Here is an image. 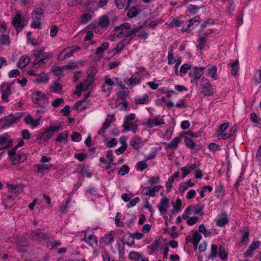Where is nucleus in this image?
Masks as SVG:
<instances>
[{
	"label": "nucleus",
	"mask_w": 261,
	"mask_h": 261,
	"mask_svg": "<svg viewBox=\"0 0 261 261\" xmlns=\"http://www.w3.org/2000/svg\"><path fill=\"white\" fill-rule=\"evenodd\" d=\"M32 101L34 104H37L42 110H37V112H43L49 103L48 98L46 95L40 91H34L32 95Z\"/></svg>",
	"instance_id": "nucleus-1"
},
{
	"label": "nucleus",
	"mask_w": 261,
	"mask_h": 261,
	"mask_svg": "<svg viewBox=\"0 0 261 261\" xmlns=\"http://www.w3.org/2000/svg\"><path fill=\"white\" fill-rule=\"evenodd\" d=\"M29 237L32 240L41 242L44 240H53V236L49 233L43 232L41 229H38L32 231L29 235Z\"/></svg>",
	"instance_id": "nucleus-2"
},
{
	"label": "nucleus",
	"mask_w": 261,
	"mask_h": 261,
	"mask_svg": "<svg viewBox=\"0 0 261 261\" xmlns=\"http://www.w3.org/2000/svg\"><path fill=\"white\" fill-rule=\"evenodd\" d=\"M43 17L44 12L43 9L40 8H36L32 12L33 22L31 24V27L34 29H40L41 28L40 20Z\"/></svg>",
	"instance_id": "nucleus-3"
},
{
	"label": "nucleus",
	"mask_w": 261,
	"mask_h": 261,
	"mask_svg": "<svg viewBox=\"0 0 261 261\" xmlns=\"http://www.w3.org/2000/svg\"><path fill=\"white\" fill-rule=\"evenodd\" d=\"M60 127V126H55L50 125L49 127L46 128L44 131L40 134V136L37 138V140L46 141L49 140L54 133L59 132Z\"/></svg>",
	"instance_id": "nucleus-4"
},
{
	"label": "nucleus",
	"mask_w": 261,
	"mask_h": 261,
	"mask_svg": "<svg viewBox=\"0 0 261 261\" xmlns=\"http://www.w3.org/2000/svg\"><path fill=\"white\" fill-rule=\"evenodd\" d=\"M205 67H194L193 68V70L191 71L189 73V75L190 78V81L192 83L197 84L198 81L200 79L201 75L203 74Z\"/></svg>",
	"instance_id": "nucleus-5"
},
{
	"label": "nucleus",
	"mask_w": 261,
	"mask_h": 261,
	"mask_svg": "<svg viewBox=\"0 0 261 261\" xmlns=\"http://www.w3.org/2000/svg\"><path fill=\"white\" fill-rule=\"evenodd\" d=\"M14 84V82L8 84L7 83H3L1 85V89L2 92V95L1 96V98L3 100L8 102L9 99L8 97L12 94V92L11 91V87L12 85Z\"/></svg>",
	"instance_id": "nucleus-6"
},
{
	"label": "nucleus",
	"mask_w": 261,
	"mask_h": 261,
	"mask_svg": "<svg viewBox=\"0 0 261 261\" xmlns=\"http://www.w3.org/2000/svg\"><path fill=\"white\" fill-rule=\"evenodd\" d=\"M12 24L16 28V34L18 35L25 25L20 13H17L16 14L13 19Z\"/></svg>",
	"instance_id": "nucleus-7"
},
{
	"label": "nucleus",
	"mask_w": 261,
	"mask_h": 261,
	"mask_svg": "<svg viewBox=\"0 0 261 261\" xmlns=\"http://www.w3.org/2000/svg\"><path fill=\"white\" fill-rule=\"evenodd\" d=\"M142 28L143 25H142L129 31H123V30H120V31L118 33L117 36L119 38L127 37L132 39L136 33L139 32Z\"/></svg>",
	"instance_id": "nucleus-8"
},
{
	"label": "nucleus",
	"mask_w": 261,
	"mask_h": 261,
	"mask_svg": "<svg viewBox=\"0 0 261 261\" xmlns=\"http://www.w3.org/2000/svg\"><path fill=\"white\" fill-rule=\"evenodd\" d=\"M22 117L21 114H17L14 115L11 113L9 115L4 117L6 123L4 124V126H9L13 123H17V121Z\"/></svg>",
	"instance_id": "nucleus-9"
},
{
	"label": "nucleus",
	"mask_w": 261,
	"mask_h": 261,
	"mask_svg": "<svg viewBox=\"0 0 261 261\" xmlns=\"http://www.w3.org/2000/svg\"><path fill=\"white\" fill-rule=\"evenodd\" d=\"M169 206V199L166 197H164L161 199L160 202L158 205V208L161 214L164 215L167 212Z\"/></svg>",
	"instance_id": "nucleus-10"
},
{
	"label": "nucleus",
	"mask_w": 261,
	"mask_h": 261,
	"mask_svg": "<svg viewBox=\"0 0 261 261\" xmlns=\"http://www.w3.org/2000/svg\"><path fill=\"white\" fill-rule=\"evenodd\" d=\"M260 245L261 242L260 241H253L249 246L248 250L244 253L245 256H251L252 255L253 252L259 247Z\"/></svg>",
	"instance_id": "nucleus-11"
},
{
	"label": "nucleus",
	"mask_w": 261,
	"mask_h": 261,
	"mask_svg": "<svg viewBox=\"0 0 261 261\" xmlns=\"http://www.w3.org/2000/svg\"><path fill=\"white\" fill-rule=\"evenodd\" d=\"M205 83L202 85V93L205 96H211L213 91L212 89V85L207 80H205Z\"/></svg>",
	"instance_id": "nucleus-12"
},
{
	"label": "nucleus",
	"mask_w": 261,
	"mask_h": 261,
	"mask_svg": "<svg viewBox=\"0 0 261 261\" xmlns=\"http://www.w3.org/2000/svg\"><path fill=\"white\" fill-rule=\"evenodd\" d=\"M136 118V115L134 113H131L128 115H126L124 118V121L123 124V127L126 131L130 130V126H128L127 124H130V121L134 120Z\"/></svg>",
	"instance_id": "nucleus-13"
},
{
	"label": "nucleus",
	"mask_w": 261,
	"mask_h": 261,
	"mask_svg": "<svg viewBox=\"0 0 261 261\" xmlns=\"http://www.w3.org/2000/svg\"><path fill=\"white\" fill-rule=\"evenodd\" d=\"M37 77L33 80L34 82L37 84L47 83L49 80L48 75L44 72L37 75Z\"/></svg>",
	"instance_id": "nucleus-14"
},
{
	"label": "nucleus",
	"mask_w": 261,
	"mask_h": 261,
	"mask_svg": "<svg viewBox=\"0 0 261 261\" xmlns=\"http://www.w3.org/2000/svg\"><path fill=\"white\" fill-rule=\"evenodd\" d=\"M229 222L227 215L225 213L222 214L217 220L216 224L219 227H222Z\"/></svg>",
	"instance_id": "nucleus-15"
},
{
	"label": "nucleus",
	"mask_w": 261,
	"mask_h": 261,
	"mask_svg": "<svg viewBox=\"0 0 261 261\" xmlns=\"http://www.w3.org/2000/svg\"><path fill=\"white\" fill-rule=\"evenodd\" d=\"M182 137L183 135H180L178 137L174 138L170 143L166 144V147L168 148H176L178 146V143L180 142Z\"/></svg>",
	"instance_id": "nucleus-16"
},
{
	"label": "nucleus",
	"mask_w": 261,
	"mask_h": 261,
	"mask_svg": "<svg viewBox=\"0 0 261 261\" xmlns=\"http://www.w3.org/2000/svg\"><path fill=\"white\" fill-rule=\"evenodd\" d=\"M142 143V139L138 137H134L132 138L129 142L130 145L135 149H139L141 146L140 144Z\"/></svg>",
	"instance_id": "nucleus-17"
},
{
	"label": "nucleus",
	"mask_w": 261,
	"mask_h": 261,
	"mask_svg": "<svg viewBox=\"0 0 261 261\" xmlns=\"http://www.w3.org/2000/svg\"><path fill=\"white\" fill-rule=\"evenodd\" d=\"M189 27H191L192 30H193L197 27L201 21L199 15H196L194 18L189 19Z\"/></svg>",
	"instance_id": "nucleus-18"
},
{
	"label": "nucleus",
	"mask_w": 261,
	"mask_h": 261,
	"mask_svg": "<svg viewBox=\"0 0 261 261\" xmlns=\"http://www.w3.org/2000/svg\"><path fill=\"white\" fill-rule=\"evenodd\" d=\"M124 82L128 85L129 86L134 87L137 84H139L140 82V80L137 77H134V75H132L130 78H126L124 80Z\"/></svg>",
	"instance_id": "nucleus-19"
},
{
	"label": "nucleus",
	"mask_w": 261,
	"mask_h": 261,
	"mask_svg": "<svg viewBox=\"0 0 261 261\" xmlns=\"http://www.w3.org/2000/svg\"><path fill=\"white\" fill-rule=\"evenodd\" d=\"M90 94V92H88V93H86L84 97V98L83 99L80 100H79V101H78L77 102H76L75 106H76V109H77V110L80 111H82L84 110L85 109H86L87 108V106H83L82 107L81 106H82V104H83V103L85 102L86 99L89 97Z\"/></svg>",
	"instance_id": "nucleus-20"
},
{
	"label": "nucleus",
	"mask_w": 261,
	"mask_h": 261,
	"mask_svg": "<svg viewBox=\"0 0 261 261\" xmlns=\"http://www.w3.org/2000/svg\"><path fill=\"white\" fill-rule=\"evenodd\" d=\"M130 43V41H128L126 42L125 39H124L120 42H119L116 45V46L113 49V51L114 52V54H116L120 51L126 45L129 44Z\"/></svg>",
	"instance_id": "nucleus-21"
},
{
	"label": "nucleus",
	"mask_w": 261,
	"mask_h": 261,
	"mask_svg": "<svg viewBox=\"0 0 261 261\" xmlns=\"http://www.w3.org/2000/svg\"><path fill=\"white\" fill-rule=\"evenodd\" d=\"M83 241H85L87 243H88L91 246H93L94 245H95V246L97 245L96 238L93 234H90L87 238L86 237V235L85 234L84 238L83 239Z\"/></svg>",
	"instance_id": "nucleus-22"
},
{
	"label": "nucleus",
	"mask_w": 261,
	"mask_h": 261,
	"mask_svg": "<svg viewBox=\"0 0 261 261\" xmlns=\"http://www.w3.org/2000/svg\"><path fill=\"white\" fill-rule=\"evenodd\" d=\"M30 60L29 57L22 56L17 64V67L21 69L24 68L30 62Z\"/></svg>",
	"instance_id": "nucleus-23"
},
{
	"label": "nucleus",
	"mask_w": 261,
	"mask_h": 261,
	"mask_svg": "<svg viewBox=\"0 0 261 261\" xmlns=\"http://www.w3.org/2000/svg\"><path fill=\"white\" fill-rule=\"evenodd\" d=\"M14 203L15 202L13 201L12 196L10 195H8L3 200V204L6 209L11 207Z\"/></svg>",
	"instance_id": "nucleus-24"
},
{
	"label": "nucleus",
	"mask_w": 261,
	"mask_h": 261,
	"mask_svg": "<svg viewBox=\"0 0 261 261\" xmlns=\"http://www.w3.org/2000/svg\"><path fill=\"white\" fill-rule=\"evenodd\" d=\"M110 23V20L108 16H102L98 21V25L102 28H107Z\"/></svg>",
	"instance_id": "nucleus-25"
},
{
	"label": "nucleus",
	"mask_w": 261,
	"mask_h": 261,
	"mask_svg": "<svg viewBox=\"0 0 261 261\" xmlns=\"http://www.w3.org/2000/svg\"><path fill=\"white\" fill-rule=\"evenodd\" d=\"M162 241V238H159L158 239L155 240L153 243L151 245V252H149L150 254H152L153 252L158 250V249L161 244V242Z\"/></svg>",
	"instance_id": "nucleus-26"
},
{
	"label": "nucleus",
	"mask_w": 261,
	"mask_h": 261,
	"mask_svg": "<svg viewBox=\"0 0 261 261\" xmlns=\"http://www.w3.org/2000/svg\"><path fill=\"white\" fill-rule=\"evenodd\" d=\"M126 236H124L123 239L121 240V241L122 242V244H121L120 243L117 242V248L118 250L119 251V255L121 257H123L124 254V245L125 244V242L124 241V239H125Z\"/></svg>",
	"instance_id": "nucleus-27"
},
{
	"label": "nucleus",
	"mask_w": 261,
	"mask_h": 261,
	"mask_svg": "<svg viewBox=\"0 0 261 261\" xmlns=\"http://www.w3.org/2000/svg\"><path fill=\"white\" fill-rule=\"evenodd\" d=\"M67 138L68 132L66 130L59 133L55 141L58 142H65L66 143L67 142Z\"/></svg>",
	"instance_id": "nucleus-28"
},
{
	"label": "nucleus",
	"mask_w": 261,
	"mask_h": 261,
	"mask_svg": "<svg viewBox=\"0 0 261 261\" xmlns=\"http://www.w3.org/2000/svg\"><path fill=\"white\" fill-rule=\"evenodd\" d=\"M114 240V237L112 234L108 233L101 238V241L106 245L112 243Z\"/></svg>",
	"instance_id": "nucleus-29"
},
{
	"label": "nucleus",
	"mask_w": 261,
	"mask_h": 261,
	"mask_svg": "<svg viewBox=\"0 0 261 261\" xmlns=\"http://www.w3.org/2000/svg\"><path fill=\"white\" fill-rule=\"evenodd\" d=\"M23 189V187L21 185H10L9 187V190L12 193L15 194H18L20 193Z\"/></svg>",
	"instance_id": "nucleus-30"
},
{
	"label": "nucleus",
	"mask_w": 261,
	"mask_h": 261,
	"mask_svg": "<svg viewBox=\"0 0 261 261\" xmlns=\"http://www.w3.org/2000/svg\"><path fill=\"white\" fill-rule=\"evenodd\" d=\"M60 80V78L58 79V80L56 81L53 85L50 86V88L53 89V91L55 93H59L62 90V86L59 83Z\"/></svg>",
	"instance_id": "nucleus-31"
},
{
	"label": "nucleus",
	"mask_w": 261,
	"mask_h": 261,
	"mask_svg": "<svg viewBox=\"0 0 261 261\" xmlns=\"http://www.w3.org/2000/svg\"><path fill=\"white\" fill-rule=\"evenodd\" d=\"M182 138H184L185 144L188 148L193 149L195 147L196 144L191 138L184 135Z\"/></svg>",
	"instance_id": "nucleus-32"
},
{
	"label": "nucleus",
	"mask_w": 261,
	"mask_h": 261,
	"mask_svg": "<svg viewBox=\"0 0 261 261\" xmlns=\"http://www.w3.org/2000/svg\"><path fill=\"white\" fill-rule=\"evenodd\" d=\"M109 42H103L100 46L97 48L95 54L97 55H100L108 48Z\"/></svg>",
	"instance_id": "nucleus-33"
},
{
	"label": "nucleus",
	"mask_w": 261,
	"mask_h": 261,
	"mask_svg": "<svg viewBox=\"0 0 261 261\" xmlns=\"http://www.w3.org/2000/svg\"><path fill=\"white\" fill-rule=\"evenodd\" d=\"M139 13V11H138V9L136 7H132L130 8L127 14V16L129 18H132L133 17H136Z\"/></svg>",
	"instance_id": "nucleus-34"
},
{
	"label": "nucleus",
	"mask_w": 261,
	"mask_h": 261,
	"mask_svg": "<svg viewBox=\"0 0 261 261\" xmlns=\"http://www.w3.org/2000/svg\"><path fill=\"white\" fill-rule=\"evenodd\" d=\"M135 102L137 105L147 104L149 102V97L147 94H144L142 98L136 99Z\"/></svg>",
	"instance_id": "nucleus-35"
},
{
	"label": "nucleus",
	"mask_w": 261,
	"mask_h": 261,
	"mask_svg": "<svg viewBox=\"0 0 261 261\" xmlns=\"http://www.w3.org/2000/svg\"><path fill=\"white\" fill-rule=\"evenodd\" d=\"M219 256L222 260H224L227 258L228 256L227 252L225 250L224 247L221 245L219 248Z\"/></svg>",
	"instance_id": "nucleus-36"
},
{
	"label": "nucleus",
	"mask_w": 261,
	"mask_h": 261,
	"mask_svg": "<svg viewBox=\"0 0 261 261\" xmlns=\"http://www.w3.org/2000/svg\"><path fill=\"white\" fill-rule=\"evenodd\" d=\"M182 21L180 20L178 18H173L169 22V27L170 28L179 27Z\"/></svg>",
	"instance_id": "nucleus-37"
},
{
	"label": "nucleus",
	"mask_w": 261,
	"mask_h": 261,
	"mask_svg": "<svg viewBox=\"0 0 261 261\" xmlns=\"http://www.w3.org/2000/svg\"><path fill=\"white\" fill-rule=\"evenodd\" d=\"M129 92L127 89H124L123 91H119L117 93V97L121 100H124L129 95Z\"/></svg>",
	"instance_id": "nucleus-38"
},
{
	"label": "nucleus",
	"mask_w": 261,
	"mask_h": 261,
	"mask_svg": "<svg viewBox=\"0 0 261 261\" xmlns=\"http://www.w3.org/2000/svg\"><path fill=\"white\" fill-rule=\"evenodd\" d=\"M129 171V167L126 165H123L120 167V170L118 171V173L122 176H124L128 173Z\"/></svg>",
	"instance_id": "nucleus-39"
},
{
	"label": "nucleus",
	"mask_w": 261,
	"mask_h": 261,
	"mask_svg": "<svg viewBox=\"0 0 261 261\" xmlns=\"http://www.w3.org/2000/svg\"><path fill=\"white\" fill-rule=\"evenodd\" d=\"M9 137L10 136L7 133L4 134L3 135L0 136V145L3 146L2 148H4V146L6 145L7 140Z\"/></svg>",
	"instance_id": "nucleus-40"
},
{
	"label": "nucleus",
	"mask_w": 261,
	"mask_h": 261,
	"mask_svg": "<svg viewBox=\"0 0 261 261\" xmlns=\"http://www.w3.org/2000/svg\"><path fill=\"white\" fill-rule=\"evenodd\" d=\"M208 75L214 80L217 79L216 77V73H217V67L216 66H213L208 68Z\"/></svg>",
	"instance_id": "nucleus-41"
},
{
	"label": "nucleus",
	"mask_w": 261,
	"mask_h": 261,
	"mask_svg": "<svg viewBox=\"0 0 261 261\" xmlns=\"http://www.w3.org/2000/svg\"><path fill=\"white\" fill-rule=\"evenodd\" d=\"M96 72V69L94 67H91L90 73H88V81L90 84L92 83L94 81V77Z\"/></svg>",
	"instance_id": "nucleus-42"
},
{
	"label": "nucleus",
	"mask_w": 261,
	"mask_h": 261,
	"mask_svg": "<svg viewBox=\"0 0 261 261\" xmlns=\"http://www.w3.org/2000/svg\"><path fill=\"white\" fill-rule=\"evenodd\" d=\"M37 167L38 172H43L44 170H48L50 169V166L46 164H36L35 165Z\"/></svg>",
	"instance_id": "nucleus-43"
},
{
	"label": "nucleus",
	"mask_w": 261,
	"mask_h": 261,
	"mask_svg": "<svg viewBox=\"0 0 261 261\" xmlns=\"http://www.w3.org/2000/svg\"><path fill=\"white\" fill-rule=\"evenodd\" d=\"M131 28V25L129 23L125 22L120 24L119 26L116 27L114 29V31L117 32L120 30H123L124 29H129Z\"/></svg>",
	"instance_id": "nucleus-44"
},
{
	"label": "nucleus",
	"mask_w": 261,
	"mask_h": 261,
	"mask_svg": "<svg viewBox=\"0 0 261 261\" xmlns=\"http://www.w3.org/2000/svg\"><path fill=\"white\" fill-rule=\"evenodd\" d=\"M129 258L131 260L138 261L141 258V254L138 252L131 251L129 254Z\"/></svg>",
	"instance_id": "nucleus-45"
},
{
	"label": "nucleus",
	"mask_w": 261,
	"mask_h": 261,
	"mask_svg": "<svg viewBox=\"0 0 261 261\" xmlns=\"http://www.w3.org/2000/svg\"><path fill=\"white\" fill-rule=\"evenodd\" d=\"M206 38L205 37H200L198 39L197 41L198 42V48L200 50L203 49L204 48V45L206 43Z\"/></svg>",
	"instance_id": "nucleus-46"
},
{
	"label": "nucleus",
	"mask_w": 261,
	"mask_h": 261,
	"mask_svg": "<svg viewBox=\"0 0 261 261\" xmlns=\"http://www.w3.org/2000/svg\"><path fill=\"white\" fill-rule=\"evenodd\" d=\"M254 80L255 83L256 85L259 84L261 83V70L259 69L255 71L254 76Z\"/></svg>",
	"instance_id": "nucleus-47"
},
{
	"label": "nucleus",
	"mask_w": 261,
	"mask_h": 261,
	"mask_svg": "<svg viewBox=\"0 0 261 261\" xmlns=\"http://www.w3.org/2000/svg\"><path fill=\"white\" fill-rule=\"evenodd\" d=\"M71 139L73 141L79 142L82 139V136L78 132H74L72 133L71 136Z\"/></svg>",
	"instance_id": "nucleus-48"
},
{
	"label": "nucleus",
	"mask_w": 261,
	"mask_h": 261,
	"mask_svg": "<svg viewBox=\"0 0 261 261\" xmlns=\"http://www.w3.org/2000/svg\"><path fill=\"white\" fill-rule=\"evenodd\" d=\"M137 166L138 169L143 171L147 168L148 165L146 163V161L144 160L139 161L137 164Z\"/></svg>",
	"instance_id": "nucleus-49"
},
{
	"label": "nucleus",
	"mask_w": 261,
	"mask_h": 261,
	"mask_svg": "<svg viewBox=\"0 0 261 261\" xmlns=\"http://www.w3.org/2000/svg\"><path fill=\"white\" fill-rule=\"evenodd\" d=\"M1 44L3 45H7L10 43L9 37L7 35H2L0 37Z\"/></svg>",
	"instance_id": "nucleus-50"
},
{
	"label": "nucleus",
	"mask_w": 261,
	"mask_h": 261,
	"mask_svg": "<svg viewBox=\"0 0 261 261\" xmlns=\"http://www.w3.org/2000/svg\"><path fill=\"white\" fill-rule=\"evenodd\" d=\"M92 18V16L90 14L85 13L82 16L81 22L82 23L85 24L89 21Z\"/></svg>",
	"instance_id": "nucleus-51"
},
{
	"label": "nucleus",
	"mask_w": 261,
	"mask_h": 261,
	"mask_svg": "<svg viewBox=\"0 0 261 261\" xmlns=\"http://www.w3.org/2000/svg\"><path fill=\"white\" fill-rule=\"evenodd\" d=\"M82 0H68L67 4L70 7H73L82 4Z\"/></svg>",
	"instance_id": "nucleus-52"
},
{
	"label": "nucleus",
	"mask_w": 261,
	"mask_h": 261,
	"mask_svg": "<svg viewBox=\"0 0 261 261\" xmlns=\"http://www.w3.org/2000/svg\"><path fill=\"white\" fill-rule=\"evenodd\" d=\"M121 216V214L119 212L117 213V214L116 215L115 223V224L116 225V226H123L124 225V223L123 222L120 221Z\"/></svg>",
	"instance_id": "nucleus-53"
},
{
	"label": "nucleus",
	"mask_w": 261,
	"mask_h": 261,
	"mask_svg": "<svg viewBox=\"0 0 261 261\" xmlns=\"http://www.w3.org/2000/svg\"><path fill=\"white\" fill-rule=\"evenodd\" d=\"M171 203L175 209L177 210H180L181 200L179 198H177L176 199L175 202L172 201Z\"/></svg>",
	"instance_id": "nucleus-54"
},
{
	"label": "nucleus",
	"mask_w": 261,
	"mask_h": 261,
	"mask_svg": "<svg viewBox=\"0 0 261 261\" xmlns=\"http://www.w3.org/2000/svg\"><path fill=\"white\" fill-rule=\"evenodd\" d=\"M217 249L218 247L216 245H212L211 256L212 258H216L217 256Z\"/></svg>",
	"instance_id": "nucleus-55"
},
{
	"label": "nucleus",
	"mask_w": 261,
	"mask_h": 261,
	"mask_svg": "<svg viewBox=\"0 0 261 261\" xmlns=\"http://www.w3.org/2000/svg\"><path fill=\"white\" fill-rule=\"evenodd\" d=\"M204 208V205L202 204H197L195 206V209L193 211L194 214H198L202 211Z\"/></svg>",
	"instance_id": "nucleus-56"
},
{
	"label": "nucleus",
	"mask_w": 261,
	"mask_h": 261,
	"mask_svg": "<svg viewBox=\"0 0 261 261\" xmlns=\"http://www.w3.org/2000/svg\"><path fill=\"white\" fill-rule=\"evenodd\" d=\"M127 234H129V236L127 239V241L125 242V244L127 245L128 246H132L135 243L134 238L132 236V233L130 232H128Z\"/></svg>",
	"instance_id": "nucleus-57"
},
{
	"label": "nucleus",
	"mask_w": 261,
	"mask_h": 261,
	"mask_svg": "<svg viewBox=\"0 0 261 261\" xmlns=\"http://www.w3.org/2000/svg\"><path fill=\"white\" fill-rule=\"evenodd\" d=\"M126 0H115V3L117 8L119 9H123L125 6Z\"/></svg>",
	"instance_id": "nucleus-58"
},
{
	"label": "nucleus",
	"mask_w": 261,
	"mask_h": 261,
	"mask_svg": "<svg viewBox=\"0 0 261 261\" xmlns=\"http://www.w3.org/2000/svg\"><path fill=\"white\" fill-rule=\"evenodd\" d=\"M53 56V54L52 53H43L42 54L41 58L39 60V62H41V64H43L44 60H45L46 59L50 58L52 57Z\"/></svg>",
	"instance_id": "nucleus-59"
},
{
	"label": "nucleus",
	"mask_w": 261,
	"mask_h": 261,
	"mask_svg": "<svg viewBox=\"0 0 261 261\" xmlns=\"http://www.w3.org/2000/svg\"><path fill=\"white\" fill-rule=\"evenodd\" d=\"M198 218L197 217H191L189 218L187 223L189 225H193L196 224L198 222Z\"/></svg>",
	"instance_id": "nucleus-60"
},
{
	"label": "nucleus",
	"mask_w": 261,
	"mask_h": 261,
	"mask_svg": "<svg viewBox=\"0 0 261 261\" xmlns=\"http://www.w3.org/2000/svg\"><path fill=\"white\" fill-rule=\"evenodd\" d=\"M11 160L14 165H16L22 161L21 155L19 154L15 155L14 158H11Z\"/></svg>",
	"instance_id": "nucleus-61"
},
{
	"label": "nucleus",
	"mask_w": 261,
	"mask_h": 261,
	"mask_svg": "<svg viewBox=\"0 0 261 261\" xmlns=\"http://www.w3.org/2000/svg\"><path fill=\"white\" fill-rule=\"evenodd\" d=\"M64 99L62 98H58L54 100L52 102V106L54 107H58L59 106L64 103Z\"/></svg>",
	"instance_id": "nucleus-62"
},
{
	"label": "nucleus",
	"mask_w": 261,
	"mask_h": 261,
	"mask_svg": "<svg viewBox=\"0 0 261 261\" xmlns=\"http://www.w3.org/2000/svg\"><path fill=\"white\" fill-rule=\"evenodd\" d=\"M198 9L196 6L190 5L188 7V11L192 15L196 13L197 10Z\"/></svg>",
	"instance_id": "nucleus-63"
},
{
	"label": "nucleus",
	"mask_w": 261,
	"mask_h": 261,
	"mask_svg": "<svg viewBox=\"0 0 261 261\" xmlns=\"http://www.w3.org/2000/svg\"><path fill=\"white\" fill-rule=\"evenodd\" d=\"M87 157V154L84 153H76L74 158L80 162H82Z\"/></svg>",
	"instance_id": "nucleus-64"
}]
</instances>
